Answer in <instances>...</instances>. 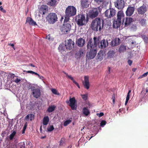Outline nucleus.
Segmentation results:
<instances>
[{"label": "nucleus", "mask_w": 148, "mask_h": 148, "mask_svg": "<svg viewBox=\"0 0 148 148\" xmlns=\"http://www.w3.org/2000/svg\"><path fill=\"white\" fill-rule=\"evenodd\" d=\"M120 42V40L119 38H116L110 42V45L111 46L114 47L118 45Z\"/></svg>", "instance_id": "obj_16"}, {"label": "nucleus", "mask_w": 148, "mask_h": 148, "mask_svg": "<svg viewBox=\"0 0 148 148\" xmlns=\"http://www.w3.org/2000/svg\"><path fill=\"white\" fill-rule=\"evenodd\" d=\"M27 127V123H26L24 124V126L23 129L25 130L26 129Z\"/></svg>", "instance_id": "obj_53"}, {"label": "nucleus", "mask_w": 148, "mask_h": 148, "mask_svg": "<svg viewBox=\"0 0 148 148\" xmlns=\"http://www.w3.org/2000/svg\"><path fill=\"white\" fill-rule=\"evenodd\" d=\"M94 44L92 42V39L90 38L88 41L87 45V48L88 50L89 49H97V47L99 44V39L96 37H94L93 38Z\"/></svg>", "instance_id": "obj_3"}, {"label": "nucleus", "mask_w": 148, "mask_h": 148, "mask_svg": "<svg viewBox=\"0 0 148 148\" xmlns=\"http://www.w3.org/2000/svg\"><path fill=\"white\" fill-rule=\"evenodd\" d=\"M26 23H28L30 25L32 26L37 25L36 23L31 17H28L27 18Z\"/></svg>", "instance_id": "obj_22"}, {"label": "nucleus", "mask_w": 148, "mask_h": 148, "mask_svg": "<svg viewBox=\"0 0 148 148\" xmlns=\"http://www.w3.org/2000/svg\"><path fill=\"white\" fill-rule=\"evenodd\" d=\"M71 25L69 23H64L61 28V30L63 34H67L69 32L71 29Z\"/></svg>", "instance_id": "obj_8"}, {"label": "nucleus", "mask_w": 148, "mask_h": 148, "mask_svg": "<svg viewBox=\"0 0 148 148\" xmlns=\"http://www.w3.org/2000/svg\"><path fill=\"white\" fill-rule=\"evenodd\" d=\"M82 112L86 116H88L90 114L89 110L87 107H84L83 108Z\"/></svg>", "instance_id": "obj_25"}, {"label": "nucleus", "mask_w": 148, "mask_h": 148, "mask_svg": "<svg viewBox=\"0 0 148 148\" xmlns=\"http://www.w3.org/2000/svg\"><path fill=\"white\" fill-rule=\"evenodd\" d=\"M21 81V79H18V78H16L15 80H14V82L16 83H18Z\"/></svg>", "instance_id": "obj_52"}, {"label": "nucleus", "mask_w": 148, "mask_h": 148, "mask_svg": "<svg viewBox=\"0 0 148 148\" xmlns=\"http://www.w3.org/2000/svg\"><path fill=\"white\" fill-rule=\"evenodd\" d=\"M76 9L73 6H69L65 10V14L66 16L71 17L74 16L76 14Z\"/></svg>", "instance_id": "obj_4"}, {"label": "nucleus", "mask_w": 148, "mask_h": 148, "mask_svg": "<svg viewBox=\"0 0 148 148\" xmlns=\"http://www.w3.org/2000/svg\"><path fill=\"white\" fill-rule=\"evenodd\" d=\"M97 115L99 117H101L104 115V114L103 112H101L99 114L97 113Z\"/></svg>", "instance_id": "obj_48"}, {"label": "nucleus", "mask_w": 148, "mask_h": 148, "mask_svg": "<svg viewBox=\"0 0 148 148\" xmlns=\"http://www.w3.org/2000/svg\"><path fill=\"white\" fill-rule=\"evenodd\" d=\"M108 45V42L107 40L103 39L100 42V45H99V48L104 49Z\"/></svg>", "instance_id": "obj_20"}, {"label": "nucleus", "mask_w": 148, "mask_h": 148, "mask_svg": "<svg viewBox=\"0 0 148 148\" xmlns=\"http://www.w3.org/2000/svg\"><path fill=\"white\" fill-rule=\"evenodd\" d=\"M16 134V132L15 131H14L9 136V138L10 140H12L14 136H15V134Z\"/></svg>", "instance_id": "obj_38"}, {"label": "nucleus", "mask_w": 148, "mask_h": 148, "mask_svg": "<svg viewBox=\"0 0 148 148\" xmlns=\"http://www.w3.org/2000/svg\"><path fill=\"white\" fill-rule=\"evenodd\" d=\"M48 39L49 40H53V38L51 37L50 34H49L48 35Z\"/></svg>", "instance_id": "obj_49"}, {"label": "nucleus", "mask_w": 148, "mask_h": 148, "mask_svg": "<svg viewBox=\"0 0 148 148\" xmlns=\"http://www.w3.org/2000/svg\"><path fill=\"white\" fill-rule=\"evenodd\" d=\"M35 74V75H37V76H38V77H40V76L39 75V74H38V73H36V72L35 73V74Z\"/></svg>", "instance_id": "obj_61"}, {"label": "nucleus", "mask_w": 148, "mask_h": 148, "mask_svg": "<svg viewBox=\"0 0 148 148\" xmlns=\"http://www.w3.org/2000/svg\"><path fill=\"white\" fill-rule=\"evenodd\" d=\"M84 81L82 82V84L84 87L88 90L90 87V83L89 82V77L88 76H85L84 77Z\"/></svg>", "instance_id": "obj_15"}, {"label": "nucleus", "mask_w": 148, "mask_h": 148, "mask_svg": "<svg viewBox=\"0 0 148 148\" xmlns=\"http://www.w3.org/2000/svg\"><path fill=\"white\" fill-rule=\"evenodd\" d=\"M100 11V9L99 8L92 9L89 12L90 18L93 19L96 17L98 16Z\"/></svg>", "instance_id": "obj_9"}, {"label": "nucleus", "mask_w": 148, "mask_h": 148, "mask_svg": "<svg viewBox=\"0 0 148 148\" xmlns=\"http://www.w3.org/2000/svg\"><path fill=\"white\" fill-rule=\"evenodd\" d=\"M46 137V136H43L41 137L40 138L41 139H44V138H45Z\"/></svg>", "instance_id": "obj_64"}, {"label": "nucleus", "mask_w": 148, "mask_h": 148, "mask_svg": "<svg viewBox=\"0 0 148 148\" xmlns=\"http://www.w3.org/2000/svg\"><path fill=\"white\" fill-rule=\"evenodd\" d=\"M30 89L32 91V94L34 97L38 98L40 97L41 92L39 88L34 86H31Z\"/></svg>", "instance_id": "obj_6"}, {"label": "nucleus", "mask_w": 148, "mask_h": 148, "mask_svg": "<svg viewBox=\"0 0 148 148\" xmlns=\"http://www.w3.org/2000/svg\"><path fill=\"white\" fill-rule=\"evenodd\" d=\"M8 45L12 46L14 50L15 49L14 47V45L13 44L8 43Z\"/></svg>", "instance_id": "obj_50"}, {"label": "nucleus", "mask_w": 148, "mask_h": 148, "mask_svg": "<svg viewBox=\"0 0 148 148\" xmlns=\"http://www.w3.org/2000/svg\"><path fill=\"white\" fill-rule=\"evenodd\" d=\"M71 122V120L70 119L66 120L64 123L63 125L64 126H66L67 125L69 124Z\"/></svg>", "instance_id": "obj_39"}, {"label": "nucleus", "mask_w": 148, "mask_h": 148, "mask_svg": "<svg viewBox=\"0 0 148 148\" xmlns=\"http://www.w3.org/2000/svg\"><path fill=\"white\" fill-rule=\"evenodd\" d=\"M81 5L82 8H86L89 7L90 3L88 0H81Z\"/></svg>", "instance_id": "obj_17"}, {"label": "nucleus", "mask_w": 148, "mask_h": 148, "mask_svg": "<svg viewBox=\"0 0 148 148\" xmlns=\"http://www.w3.org/2000/svg\"><path fill=\"white\" fill-rule=\"evenodd\" d=\"M128 101H129L128 100H126V101H125V106H126L127 105V104Z\"/></svg>", "instance_id": "obj_60"}, {"label": "nucleus", "mask_w": 148, "mask_h": 148, "mask_svg": "<svg viewBox=\"0 0 148 148\" xmlns=\"http://www.w3.org/2000/svg\"><path fill=\"white\" fill-rule=\"evenodd\" d=\"M103 25V21L99 18H97L93 20L91 23V27L94 31H100L102 29Z\"/></svg>", "instance_id": "obj_1"}, {"label": "nucleus", "mask_w": 148, "mask_h": 148, "mask_svg": "<svg viewBox=\"0 0 148 148\" xmlns=\"http://www.w3.org/2000/svg\"><path fill=\"white\" fill-rule=\"evenodd\" d=\"M81 96L84 100L86 101L87 99L88 98V95L87 94L82 95Z\"/></svg>", "instance_id": "obj_40"}, {"label": "nucleus", "mask_w": 148, "mask_h": 148, "mask_svg": "<svg viewBox=\"0 0 148 148\" xmlns=\"http://www.w3.org/2000/svg\"><path fill=\"white\" fill-rule=\"evenodd\" d=\"M108 71L109 73L110 74V67H108Z\"/></svg>", "instance_id": "obj_59"}, {"label": "nucleus", "mask_w": 148, "mask_h": 148, "mask_svg": "<svg viewBox=\"0 0 148 148\" xmlns=\"http://www.w3.org/2000/svg\"><path fill=\"white\" fill-rule=\"evenodd\" d=\"M69 101V106L71 107V109L73 110H76L77 108V103L75 97L72 98L70 97Z\"/></svg>", "instance_id": "obj_13"}, {"label": "nucleus", "mask_w": 148, "mask_h": 148, "mask_svg": "<svg viewBox=\"0 0 148 148\" xmlns=\"http://www.w3.org/2000/svg\"><path fill=\"white\" fill-rule=\"evenodd\" d=\"M29 66H32L33 67H35V66L34 65H33V64H29Z\"/></svg>", "instance_id": "obj_63"}, {"label": "nucleus", "mask_w": 148, "mask_h": 148, "mask_svg": "<svg viewBox=\"0 0 148 148\" xmlns=\"http://www.w3.org/2000/svg\"><path fill=\"white\" fill-rule=\"evenodd\" d=\"M115 52L113 50L110 51L108 52V54L110 58L114 56Z\"/></svg>", "instance_id": "obj_34"}, {"label": "nucleus", "mask_w": 148, "mask_h": 148, "mask_svg": "<svg viewBox=\"0 0 148 148\" xmlns=\"http://www.w3.org/2000/svg\"><path fill=\"white\" fill-rule=\"evenodd\" d=\"M146 19H141L140 21V23L142 26H145L146 25Z\"/></svg>", "instance_id": "obj_32"}, {"label": "nucleus", "mask_w": 148, "mask_h": 148, "mask_svg": "<svg viewBox=\"0 0 148 148\" xmlns=\"http://www.w3.org/2000/svg\"><path fill=\"white\" fill-rule=\"evenodd\" d=\"M132 61L131 60H129L128 61V63L130 66H131L132 65Z\"/></svg>", "instance_id": "obj_51"}, {"label": "nucleus", "mask_w": 148, "mask_h": 148, "mask_svg": "<svg viewBox=\"0 0 148 148\" xmlns=\"http://www.w3.org/2000/svg\"><path fill=\"white\" fill-rule=\"evenodd\" d=\"M90 51L87 53L86 56L89 59H93L97 53V49H89Z\"/></svg>", "instance_id": "obj_14"}, {"label": "nucleus", "mask_w": 148, "mask_h": 148, "mask_svg": "<svg viewBox=\"0 0 148 148\" xmlns=\"http://www.w3.org/2000/svg\"><path fill=\"white\" fill-rule=\"evenodd\" d=\"M126 50V47L123 45H121L119 48V51L120 53H121L124 52Z\"/></svg>", "instance_id": "obj_30"}, {"label": "nucleus", "mask_w": 148, "mask_h": 148, "mask_svg": "<svg viewBox=\"0 0 148 148\" xmlns=\"http://www.w3.org/2000/svg\"><path fill=\"white\" fill-rule=\"evenodd\" d=\"M75 43L74 42L70 39L65 41V46L66 49L69 50H72L75 47Z\"/></svg>", "instance_id": "obj_10"}, {"label": "nucleus", "mask_w": 148, "mask_h": 148, "mask_svg": "<svg viewBox=\"0 0 148 148\" xmlns=\"http://www.w3.org/2000/svg\"><path fill=\"white\" fill-rule=\"evenodd\" d=\"M49 121V119L48 116L44 117L43 119V124L44 125H47Z\"/></svg>", "instance_id": "obj_26"}, {"label": "nucleus", "mask_w": 148, "mask_h": 148, "mask_svg": "<svg viewBox=\"0 0 148 148\" xmlns=\"http://www.w3.org/2000/svg\"><path fill=\"white\" fill-rule=\"evenodd\" d=\"M114 5L119 10H122L124 7L125 4L123 0H116L114 3Z\"/></svg>", "instance_id": "obj_12"}, {"label": "nucleus", "mask_w": 148, "mask_h": 148, "mask_svg": "<svg viewBox=\"0 0 148 148\" xmlns=\"http://www.w3.org/2000/svg\"><path fill=\"white\" fill-rule=\"evenodd\" d=\"M69 17H65L64 20V23H68V21L69 20Z\"/></svg>", "instance_id": "obj_43"}, {"label": "nucleus", "mask_w": 148, "mask_h": 148, "mask_svg": "<svg viewBox=\"0 0 148 148\" xmlns=\"http://www.w3.org/2000/svg\"><path fill=\"white\" fill-rule=\"evenodd\" d=\"M54 129L53 125H51L48 127L47 128V131L48 132H51Z\"/></svg>", "instance_id": "obj_36"}, {"label": "nucleus", "mask_w": 148, "mask_h": 148, "mask_svg": "<svg viewBox=\"0 0 148 148\" xmlns=\"http://www.w3.org/2000/svg\"><path fill=\"white\" fill-rule=\"evenodd\" d=\"M30 115L28 114L27 115V116L25 117V119H29V117Z\"/></svg>", "instance_id": "obj_57"}, {"label": "nucleus", "mask_w": 148, "mask_h": 148, "mask_svg": "<svg viewBox=\"0 0 148 148\" xmlns=\"http://www.w3.org/2000/svg\"><path fill=\"white\" fill-rule=\"evenodd\" d=\"M76 43L77 46L79 47L83 46L85 43V40L82 38H80L78 39L76 42Z\"/></svg>", "instance_id": "obj_21"}, {"label": "nucleus", "mask_w": 148, "mask_h": 148, "mask_svg": "<svg viewBox=\"0 0 148 148\" xmlns=\"http://www.w3.org/2000/svg\"><path fill=\"white\" fill-rule=\"evenodd\" d=\"M105 0H94L95 2L99 4L100 3L103 2Z\"/></svg>", "instance_id": "obj_44"}, {"label": "nucleus", "mask_w": 148, "mask_h": 148, "mask_svg": "<svg viewBox=\"0 0 148 148\" xmlns=\"http://www.w3.org/2000/svg\"><path fill=\"white\" fill-rule=\"evenodd\" d=\"M97 57L98 59L100 60H102L103 58V51H99L97 54Z\"/></svg>", "instance_id": "obj_31"}, {"label": "nucleus", "mask_w": 148, "mask_h": 148, "mask_svg": "<svg viewBox=\"0 0 148 148\" xmlns=\"http://www.w3.org/2000/svg\"><path fill=\"white\" fill-rule=\"evenodd\" d=\"M106 121L104 120L102 121L100 123V125L101 126L105 125L106 124Z\"/></svg>", "instance_id": "obj_42"}, {"label": "nucleus", "mask_w": 148, "mask_h": 148, "mask_svg": "<svg viewBox=\"0 0 148 148\" xmlns=\"http://www.w3.org/2000/svg\"><path fill=\"white\" fill-rule=\"evenodd\" d=\"M148 72H147L144 73L143 74L144 75V77H145L147 76L148 75Z\"/></svg>", "instance_id": "obj_58"}, {"label": "nucleus", "mask_w": 148, "mask_h": 148, "mask_svg": "<svg viewBox=\"0 0 148 148\" xmlns=\"http://www.w3.org/2000/svg\"><path fill=\"white\" fill-rule=\"evenodd\" d=\"M75 21L77 24L79 26H82L85 25L86 18L85 15L83 14H79L76 17Z\"/></svg>", "instance_id": "obj_5"}, {"label": "nucleus", "mask_w": 148, "mask_h": 148, "mask_svg": "<svg viewBox=\"0 0 148 148\" xmlns=\"http://www.w3.org/2000/svg\"><path fill=\"white\" fill-rule=\"evenodd\" d=\"M0 10L2 12L5 13L6 12V11L5 10L3 9V8L2 6L0 7Z\"/></svg>", "instance_id": "obj_46"}, {"label": "nucleus", "mask_w": 148, "mask_h": 148, "mask_svg": "<svg viewBox=\"0 0 148 148\" xmlns=\"http://www.w3.org/2000/svg\"><path fill=\"white\" fill-rule=\"evenodd\" d=\"M47 20L50 24H53L58 21L57 14L54 13H50L47 16Z\"/></svg>", "instance_id": "obj_7"}, {"label": "nucleus", "mask_w": 148, "mask_h": 148, "mask_svg": "<svg viewBox=\"0 0 148 148\" xmlns=\"http://www.w3.org/2000/svg\"><path fill=\"white\" fill-rule=\"evenodd\" d=\"M23 71L24 72H26L27 73H32V74H35V72L34 71Z\"/></svg>", "instance_id": "obj_45"}, {"label": "nucleus", "mask_w": 148, "mask_h": 148, "mask_svg": "<svg viewBox=\"0 0 148 148\" xmlns=\"http://www.w3.org/2000/svg\"><path fill=\"white\" fill-rule=\"evenodd\" d=\"M51 91L52 93L55 95H58L59 94L57 92V91L56 89L52 88L51 89Z\"/></svg>", "instance_id": "obj_41"}, {"label": "nucleus", "mask_w": 148, "mask_h": 148, "mask_svg": "<svg viewBox=\"0 0 148 148\" xmlns=\"http://www.w3.org/2000/svg\"><path fill=\"white\" fill-rule=\"evenodd\" d=\"M56 3V0H50V1L48 2V4L51 6H53L55 5Z\"/></svg>", "instance_id": "obj_35"}, {"label": "nucleus", "mask_w": 148, "mask_h": 148, "mask_svg": "<svg viewBox=\"0 0 148 148\" xmlns=\"http://www.w3.org/2000/svg\"><path fill=\"white\" fill-rule=\"evenodd\" d=\"M147 8L145 5H143L137 9L138 14H143L147 11Z\"/></svg>", "instance_id": "obj_19"}, {"label": "nucleus", "mask_w": 148, "mask_h": 148, "mask_svg": "<svg viewBox=\"0 0 148 148\" xmlns=\"http://www.w3.org/2000/svg\"><path fill=\"white\" fill-rule=\"evenodd\" d=\"M124 16L125 15L122 11H119L117 14V18L113 23V27L117 28L120 27L121 23V19H122V24L124 22Z\"/></svg>", "instance_id": "obj_2"}, {"label": "nucleus", "mask_w": 148, "mask_h": 148, "mask_svg": "<svg viewBox=\"0 0 148 148\" xmlns=\"http://www.w3.org/2000/svg\"><path fill=\"white\" fill-rule=\"evenodd\" d=\"M143 77H144V74H143L142 75H141V76H140L139 77V78H143Z\"/></svg>", "instance_id": "obj_62"}, {"label": "nucleus", "mask_w": 148, "mask_h": 148, "mask_svg": "<svg viewBox=\"0 0 148 148\" xmlns=\"http://www.w3.org/2000/svg\"><path fill=\"white\" fill-rule=\"evenodd\" d=\"M29 115L30 116V120L32 121V119H34V116L32 114H31Z\"/></svg>", "instance_id": "obj_47"}, {"label": "nucleus", "mask_w": 148, "mask_h": 148, "mask_svg": "<svg viewBox=\"0 0 148 148\" xmlns=\"http://www.w3.org/2000/svg\"><path fill=\"white\" fill-rule=\"evenodd\" d=\"M41 8L42 10H43V14H44L46 12V10H47V7L46 5H42L41 7Z\"/></svg>", "instance_id": "obj_33"}, {"label": "nucleus", "mask_w": 148, "mask_h": 148, "mask_svg": "<svg viewBox=\"0 0 148 148\" xmlns=\"http://www.w3.org/2000/svg\"><path fill=\"white\" fill-rule=\"evenodd\" d=\"M6 132L5 131H3L1 134V136H2L3 137L4 134H5Z\"/></svg>", "instance_id": "obj_56"}, {"label": "nucleus", "mask_w": 148, "mask_h": 148, "mask_svg": "<svg viewBox=\"0 0 148 148\" xmlns=\"http://www.w3.org/2000/svg\"><path fill=\"white\" fill-rule=\"evenodd\" d=\"M135 10V8L134 7L129 6L126 12V15L130 16L134 13Z\"/></svg>", "instance_id": "obj_18"}, {"label": "nucleus", "mask_w": 148, "mask_h": 148, "mask_svg": "<svg viewBox=\"0 0 148 148\" xmlns=\"http://www.w3.org/2000/svg\"><path fill=\"white\" fill-rule=\"evenodd\" d=\"M116 14V10L113 8H109L106 11L104 12L105 16L108 18H111Z\"/></svg>", "instance_id": "obj_11"}, {"label": "nucleus", "mask_w": 148, "mask_h": 148, "mask_svg": "<svg viewBox=\"0 0 148 148\" xmlns=\"http://www.w3.org/2000/svg\"><path fill=\"white\" fill-rule=\"evenodd\" d=\"M65 46L62 44H60L58 48L59 52L62 53L65 51Z\"/></svg>", "instance_id": "obj_27"}, {"label": "nucleus", "mask_w": 148, "mask_h": 148, "mask_svg": "<svg viewBox=\"0 0 148 148\" xmlns=\"http://www.w3.org/2000/svg\"><path fill=\"white\" fill-rule=\"evenodd\" d=\"M64 73L66 75V77H67L73 81V83L76 85L79 88H80V87L78 84L74 80L73 78L71 75H69L68 74L66 73L65 72H64Z\"/></svg>", "instance_id": "obj_23"}, {"label": "nucleus", "mask_w": 148, "mask_h": 148, "mask_svg": "<svg viewBox=\"0 0 148 148\" xmlns=\"http://www.w3.org/2000/svg\"><path fill=\"white\" fill-rule=\"evenodd\" d=\"M25 144L23 143V144L21 146L20 148H25Z\"/></svg>", "instance_id": "obj_55"}, {"label": "nucleus", "mask_w": 148, "mask_h": 148, "mask_svg": "<svg viewBox=\"0 0 148 148\" xmlns=\"http://www.w3.org/2000/svg\"><path fill=\"white\" fill-rule=\"evenodd\" d=\"M84 55V51L82 49H80L78 52L76 53V55L78 56V58H80L82 56Z\"/></svg>", "instance_id": "obj_28"}, {"label": "nucleus", "mask_w": 148, "mask_h": 148, "mask_svg": "<svg viewBox=\"0 0 148 148\" xmlns=\"http://www.w3.org/2000/svg\"><path fill=\"white\" fill-rule=\"evenodd\" d=\"M130 95L128 94H127L126 97V100H129L130 98Z\"/></svg>", "instance_id": "obj_54"}, {"label": "nucleus", "mask_w": 148, "mask_h": 148, "mask_svg": "<svg viewBox=\"0 0 148 148\" xmlns=\"http://www.w3.org/2000/svg\"><path fill=\"white\" fill-rule=\"evenodd\" d=\"M56 108L54 105L50 106L47 110V111L48 112H52L55 110Z\"/></svg>", "instance_id": "obj_29"}, {"label": "nucleus", "mask_w": 148, "mask_h": 148, "mask_svg": "<svg viewBox=\"0 0 148 148\" xmlns=\"http://www.w3.org/2000/svg\"><path fill=\"white\" fill-rule=\"evenodd\" d=\"M141 37L145 42L147 43L148 42V38L145 35H142Z\"/></svg>", "instance_id": "obj_37"}, {"label": "nucleus", "mask_w": 148, "mask_h": 148, "mask_svg": "<svg viewBox=\"0 0 148 148\" xmlns=\"http://www.w3.org/2000/svg\"><path fill=\"white\" fill-rule=\"evenodd\" d=\"M133 19L131 18H126L125 22V25L127 26L132 22Z\"/></svg>", "instance_id": "obj_24"}]
</instances>
